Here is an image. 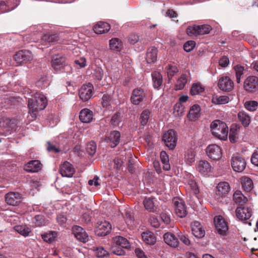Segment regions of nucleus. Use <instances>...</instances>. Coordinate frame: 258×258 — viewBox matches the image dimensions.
<instances>
[{"instance_id":"nucleus-48","label":"nucleus","mask_w":258,"mask_h":258,"mask_svg":"<svg viewBox=\"0 0 258 258\" xmlns=\"http://www.w3.org/2000/svg\"><path fill=\"white\" fill-rule=\"evenodd\" d=\"M229 98L227 96H216L213 97L212 102L216 104H223L227 103Z\"/></svg>"},{"instance_id":"nucleus-5","label":"nucleus","mask_w":258,"mask_h":258,"mask_svg":"<svg viewBox=\"0 0 258 258\" xmlns=\"http://www.w3.org/2000/svg\"><path fill=\"white\" fill-rule=\"evenodd\" d=\"M211 30V26L205 24L189 26L186 29V32L188 36H192L194 35L208 34Z\"/></svg>"},{"instance_id":"nucleus-11","label":"nucleus","mask_w":258,"mask_h":258,"mask_svg":"<svg viewBox=\"0 0 258 258\" xmlns=\"http://www.w3.org/2000/svg\"><path fill=\"white\" fill-rule=\"evenodd\" d=\"M243 88L250 93L256 91L258 88V78L254 76L248 77L244 82Z\"/></svg>"},{"instance_id":"nucleus-32","label":"nucleus","mask_w":258,"mask_h":258,"mask_svg":"<svg viewBox=\"0 0 258 258\" xmlns=\"http://www.w3.org/2000/svg\"><path fill=\"white\" fill-rule=\"evenodd\" d=\"M143 240L147 244L154 245L156 241V238L154 234L151 231L144 232L142 234Z\"/></svg>"},{"instance_id":"nucleus-63","label":"nucleus","mask_w":258,"mask_h":258,"mask_svg":"<svg viewBox=\"0 0 258 258\" xmlns=\"http://www.w3.org/2000/svg\"><path fill=\"white\" fill-rule=\"evenodd\" d=\"M149 221L151 225L155 228H158L160 226V223L155 216H150Z\"/></svg>"},{"instance_id":"nucleus-51","label":"nucleus","mask_w":258,"mask_h":258,"mask_svg":"<svg viewBox=\"0 0 258 258\" xmlns=\"http://www.w3.org/2000/svg\"><path fill=\"white\" fill-rule=\"evenodd\" d=\"M96 150V145L93 141H91L87 144L86 152L90 156H92L95 153Z\"/></svg>"},{"instance_id":"nucleus-58","label":"nucleus","mask_w":258,"mask_h":258,"mask_svg":"<svg viewBox=\"0 0 258 258\" xmlns=\"http://www.w3.org/2000/svg\"><path fill=\"white\" fill-rule=\"evenodd\" d=\"M72 233L77 240L81 241V227L74 225L72 228Z\"/></svg>"},{"instance_id":"nucleus-20","label":"nucleus","mask_w":258,"mask_h":258,"mask_svg":"<svg viewBox=\"0 0 258 258\" xmlns=\"http://www.w3.org/2000/svg\"><path fill=\"white\" fill-rule=\"evenodd\" d=\"M191 231L193 235L197 238H202L205 234L203 226L199 221H194L191 224Z\"/></svg>"},{"instance_id":"nucleus-64","label":"nucleus","mask_w":258,"mask_h":258,"mask_svg":"<svg viewBox=\"0 0 258 258\" xmlns=\"http://www.w3.org/2000/svg\"><path fill=\"white\" fill-rule=\"evenodd\" d=\"M178 237L180 241L185 245H189L190 244V241L189 238L181 232L178 234Z\"/></svg>"},{"instance_id":"nucleus-10","label":"nucleus","mask_w":258,"mask_h":258,"mask_svg":"<svg viewBox=\"0 0 258 258\" xmlns=\"http://www.w3.org/2000/svg\"><path fill=\"white\" fill-rule=\"evenodd\" d=\"M33 58L31 51L22 50L18 52L14 56L17 64L20 65L32 60Z\"/></svg>"},{"instance_id":"nucleus-57","label":"nucleus","mask_w":258,"mask_h":258,"mask_svg":"<svg viewBox=\"0 0 258 258\" xmlns=\"http://www.w3.org/2000/svg\"><path fill=\"white\" fill-rule=\"evenodd\" d=\"M56 221L58 224L63 228L66 227L67 218L64 214H60L57 216Z\"/></svg>"},{"instance_id":"nucleus-37","label":"nucleus","mask_w":258,"mask_h":258,"mask_svg":"<svg viewBox=\"0 0 258 258\" xmlns=\"http://www.w3.org/2000/svg\"><path fill=\"white\" fill-rule=\"evenodd\" d=\"M113 103L112 96L108 94H104L101 98V105L105 109H109Z\"/></svg>"},{"instance_id":"nucleus-54","label":"nucleus","mask_w":258,"mask_h":258,"mask_svg":"<svg viewBox=\"0 0 258 258\" xmlns=\"http://www.w3.org/2000/svg\"><path fill=\"white\" fill-rule=\"evenodd\" d=\"M258 106V102L256 101H248L244 103L246 109L250 111L256 110Z\"/></svg>"},{"instance_id":"nucleus-23","label":"nucleus","mask_w":258,"mask_h":258,"mask_svg":"<svg viewBox=\"0 0 258 258\" xmlns=\"http://www.w3.org/2000/svg\"><path fill=\"white\" fill-rule=\"evenodd\" d=\"M66 57L63 55L57 54L53 57L51 60V65L53 68L56 70H60L64 66Z\"/></svg>"},{"instance_id":"nucleus-7","label":"nucleus","mask_w":258,"mask_h":258,"mask_svg":"<svg viewBox=\"0 0 258 258\" xmlns=\"http://www.w3.org/2000/svg\"><path fill=\"white\" fill-rule=\"evenodd\" d=\"M162 140L166 146L170 149H173L175 147L177 142L175 132L172 130L168 131L163 135Z\"/></svg>"},{"instance_id":"nucleus-33","label":"nucleus","mask_w":258,"mask_h":258,"mask_svg":"<svg viewBox=\"0 0 258 258\" xmlns=\"http://www.w3.org/2000/svg\"><path fill=\"white\" fill-rule=\"evenodd\" d=\"M157 51V49L155 47H151L148 49L146 54V60L148 63H152L156 61Z\"/></svg>"},{"instance_id":"nucleus-18","label":"nucleus","mask_w":258,"mask_h":258,"mask_svg":"<svg viewBox=\"0 0 258 258\" xmlns=\"http://www.w3.org/2000/svg\"><path fill=\"white\" fill-rule=\"evenodd\" d=\"M21 200L22 195L19 192H10L5 196V201L10 205H17L21 202Z\"/></svg>"},{"instance_id":"nucleus-49","label":"nucleus","mask_w":258,"mask_h":258,"mask_svg":"<svg viewBox=\"0 0 258 258\" xmlns=\"http://www.w3.org/2000/svg\"><path fill=\"white\" fill-rule=\"evenodd\" d=\"M204 88L200 83H196L192 85L190 92L191 95H196L204 92Z\"/></svg>"},{"instance_id":"nucleus-24","label":"nucleus","mask_w":258,"mask_h":258,"mask_svg":"<svg viewBox=\"0 0 258 258\" xmlns=\"http://www.w3.org/2000/svg\"><path fill=\"white\" fill-rule=\"evenodd\" d=\"M110 25L104 22H99L93 26L94 32L97 34H102L108 32L110 29Z\"/></svg>"},{"instance_id":"nucleus-29","label":"nucleus","mask_w":258,"mask_h":258,"mask_svg":"<svg viewBox=\"0 0 258 258\" xmlns=\"http://www.w3.org/2000/svg\"><path fill=\"white\" fill-rule=\"evenodd\" d=\"M230 190V186L227 182H221L217 186L216 194L220 196H224L227 194Z\"/></svg>"},{"instance_id":"nucleus-4","label":"nucleus","mask_w":258,"mask_h":258,"mask_svg":"<svg viewBox=\"0 0 258 258\" xmlns=\"http://www.w3.org/2000/svg\"><path fill=\"white\" fill-rule=\"evenodd\" d=\"M253 213L252 205L247 204L244 206L238 207L235 210L236 218L240 221L245 222L250 219Z\"/></svg>"},{"instance_id":"nucleus-53","label":"nucleus","mask_w":258,"mask_h":258,"mask_svg":"<svg viewBox=\"0 0 258 258\" xmlns=\"http://www.w3.org/2000/svg\"><path fill=\"white\" fill-rule=\"evenodd\" d=\"M121 247L117 245L116 244H113L110 248L111 253L117 255H124L125 254V251Z\"/></svg>"},{"instance_id":"nucleus-14","label":"nucleus","mask_w":258,"mask_h":258,"mask_svg":"<svg viewBox=\"0 0 258 258\" xmlns=\"http://www.w3.org/2000/svg\"><path fill=\"white\" fill-rule=\"evenodd\" d=\"M233 86V82L229 77L225 76L220 78L218 82V87L221 90L229 92L232 90Z\"/></svg>"},{"instance_id":"nucleus-43","label":"nucleus","mask_w":258,"mask_h":258,"mask_svg":"<svg viewBox=\"0 0 258 258\" xmlns=\"http://www.w3.org/2000/svg\"><path fill=\"white\" fill-rule=\"evenodd\" d=\"M184 160L186 164L191 165L195 161V152L193 149H188L185 153Z\"/></svg>"},{"instance_id":"nucleus-44","label":"nucleus","mask_w":258,"mask_h":258,"mask_svg":"<svg viewBox=\"0 0 258 258\" xmlns=\"http://www.w3.org/2000/svg\"><path fill=\"white\" fill-rule=\"evenodd\" d=\"M109 45L111 49L119 51L122 48V44L119 39L115 38L110 40Z\"/></svg>"},{"instance_id":"nucleus-60","label":"nucleus","mask_w":258,"mask_h":258,"mask_svg":"<svg viewBox=\"0 0 258 258\" xmlns=\"http://www.w3.org/2000/svg\"><path fill=\"white\" fill-rule=\"evenodd\" d=\"M121 120L120 113L116 112L111 117L110 122L114 126L118 125Z\"/></svg>"},{"instance_id":"nucleus-45","label":"nucleus","mask_w":258,"mask_h":258,"mask_svg":"<svg viewBox=\"0 0 258 258\" xmlns=\"http://www.w3.org/2000/svg\"><path fill=\"white\" fill-rule=\"evenodd\" d=\"M33 222L36 227L45 226L47 223V221L45 220L44 216L41 215H36L33 218Z\"/></svg>"},{"instance_id":"nucleus-34","label":"nucleus","mask_w":258,"mask_h":258,"mask_svg":"<svg viewBox=\"0 0 258 258\" xmlns=\"http://www.w3.org/2000/svg\"><path fill=\"white\" fill-rule=\"evenodd\" d=\"M200 110V106L198 104H195L191 106L187 115L189 119L191 121L196 120L199 116Z\"/></svg>"},{"instance_id":"nucleus-40","label":"nucleus","mask_w":258,"mask_h":258,"mask_svg":"<svg viewBox=\"0 0 258 258\" xmlns=\"http://www.w3.org/2000/svg\"><path fill=\"white\" fill-rule=\"evenodd\" d=\"M58 233L54 231H49L48 232L41 234L43 240L48 243H51L57 236Z\"/></svg>"},{"instance_id":"nucleus-2","label":"nucleus","mask_w":258,"mask_h":258,"mask_svg":"<svg viewBox=\"0 0 258 258\" xmlns=\"http://www.w3.org/2000/svg\"><path fill=\"white\" fill-rule=\"evenodd\" d=\"M82 243L86 244L87 246H84L85 248L89 249H93L96 251V255L98 257H103L109 255L108 251L103 247H97L95 248L92 246L94 243V240L92 237L82 228Z\"/></svg>"},{"instance_id":"nucleus-17","label":"nucleus","mask_w":258,"mask_h":258,"mask_svg":"<svg viewBox=\"0 0 258 258\" xmlns=\"http://www.w3.org/2000/svg\"><path fill=\"white\" fill-rule=\"evenodd\" d=\"M157 202L155 198L146 197L143 201L145 209L150 212L157 213L158 211V206L156 205Z\"/></svg>"},{"instance_id":"nucleus-22","label":"nucleus","mask_w":258,"mask_h":258,"mask_svg":"<svg viewBox=\"0 0 258 258\" xmlns=\"http://www.w3.org/2000/svg\"><path fill=\"white\" fill-rule=\"evenodd\" d=\"M94 87L93 85L89 83L86 85L82 86V101H87L89 100L92 95Z\"/></svg>"},{"instance_id":"nucleus-1","label":"nucleus","mask_w":258,"mask_h":258,"mask_svg":"<svg viewBox=\"0 0 258 258\" xmlns=\"http://www.w3.org/2000/svg\"><path fill=\"white\" fill-rule=\"evenodd\" d=\"M47 104L46 97L41 93H36L34 98L28 100L29 113L33 118H35L38 111L45 109Z\"/></svg>"},{"instance_id":"nucleus-47","label":"nucleus","mask_w":258,"mask_h":258,"mask_svg":"<svg viewBox=\"0 0 258 258\" xmlns=\"http://www.w3.org/2000/svg\"><path fill=\"white\" fill-rule=\"evenodd\" d=\"M235 72L236 82L237 83H240L241 81V78L244 74L245 71L244 67L241 66L237 65L234 67Z\"/></svg>"},{"instance_id":"nucleus-35","label":"nucleus","mask_w":258,"mask_h":258,"mask_svg":"<svg viewBox=\"0 0 258 258\" xmlns=\"http://www.w3.org/2000/svg\"><path fill=\"white\" fill-rule=\"evenodd\" d=\"M241 183L242 188L245 191L249 192L253 187L252 180L247 176H242L241 178Z\"/></svg>"},{"instance_id":"nucleus-61","label":"nucleus","mask_w":258,"mask_h":258,"mask_svg":"<svg viewBox=\"0 0 258 258\" xmlns=\"http://www.w3.org/2000/svg\"><path fill=\"white\" fill-rule=\"evenodd\" d=\"M196 42L194 41H188L183 45L184 50L186 52H190L195 47Z\"/></svg>"},{"instance_id":"nucleus-27","label":"nucleus","mask_w":258,"mask_h":258,"mask_svg":"<svg viewBox=\"0 0 258 258\" xmlns=\"http://www.w3.org/2000/svg\"><path fill=\"white\" fill-rule=\"evenodd\" d=\"M211 167L210 163L204 160L199 161L197 166V170L203 175L206 176L211 171Z\"/></svg>"},{"instance_id":"nucleus-36","label":"nucleus","mask_w":258,"mask_h":258,"mask_svg":"<svg viewBox=\"0 0 258 258\" xmlns=\"http://www.w3.org/2000/svg\"><path fill=\"white\" fill-rule=\"evenodd\" d=\"M93 119V113L89 109H82V122L88 123Z\"/></svg>"},{"instance_id":"nucleus-12","label":"nucleus","mask_w":258,"mask_h":258,"mask_svg":"<svg viewBox=\"0 0 258 258\" xmlns=\"http://www.w3.org/2000/svg\"><path fill=\"white\" fill-rule=\"evenodd\" d=\"M206 152L209 157L214 160L220 159L222 155L221 148L216 144L209 145L206 149Z\"/></svg>"},{"instance_id":"nucleus-16","label":"nucleus","mask_w":258,"mask_h":258,"mask_svg":"<svg viewBox=\"0 0 258 258\" xmlns=\"http://www.w3.org/2000/svg\"><path fill=\"white\" fill-rule=\"evenodd\" d=\"M120 133L117 131L111 132L106 137L105 141L111 148H114L119 143Z\"/></svg>"},{"instance_id":"nucleus-42","label":"nucleus","mask_w":258,"mask_h":258,"mask_svg":"<svg viewBox=\"0 0 258 258\" xmlns=\"http://www.w3.org/2000/svg\"><path fill=\"white\" fill-rule=\"evenodd\" d=\"M125 222L128 227L131 228L134 224V217L131 210H125L124 213L122 214Z\"/></svg>"},{"instance_id":"nucleus-30","label":"nucleus","mask_w":258,"mask_h":258,"mask_svg":"<svg viewBox=\"0 0 258 258\" xmlns=\"http://www.w3.org/2000/svg\"><path fill=\"white\" fill-rule=\"evenodd\" d=\"M153 87L159 89L162 85L163 78L162 75L158 72L155 71L152 73Z\"/></svg>"},{"instance_id":"nucleus-31","label":"nucleus","mask_w":258,"mask_h":258,"mask_svg":"<svg viewBox=\"0 0 258 258\" xmlns=\"http://www.w3.org/2000/svg\"><path fill=\"white\" fill-rule=\"evenodd\" d=\"M58 40L57 34H45L41 38V42L44 45H49Z\"/></svg>"},{"instance_id":"nucleus-6","label":"nucleus","mask_w":258,"mask_h":258,"mask_svg":"<svg viewBox=\"0 0 258 258\" xmlns=\"http://www.w3.org/2000/svg\"><path fill=\"white\" fill-rule=\"evenodd\" d=\"M173 204L174 207V211L180 218H183L187 215L186 208L184 202L182 199L175 197L173 199Z\"/></svg>"},{"instance_id":"nucleus-39","label":"nucleus","mask_w":258,"mask_h":258,"mask_svg":"<svg viewBox=\"0 0 258 258\" xmlns=\"http://www.w3.org/2000/svg\"><path fill=\"white\" fill-rule=\"evenodd\" d=\"M14 229L20 234L24 237H27L29 235L31 232L30 228L26 225H16L14 227Z\"/></svg>"},{"instance_id":"nucleus-25","label":"nucleus","mask_w":258,"mask_h":258,"mask_svg":"<svg viewBox=\"0 0 258 258\" xmlns=\"http://www.w3.org/2000/svg\"><path fill=\"white\" fill-rule=\"evenodd\" d=\"M164 240L166 244L172 247H177L178 246L179 242L178 239L172 233L167 232L163 235Z\"/></svg>"},{"instance_id":"nucleus-28","label":"nucleus","mask_w":258,"mask_h":258,"mask_svg":"<svg viewBox=\"0 0 258 258\" xmlns=\"http://www.w3.org/2000/svg\"><path fill=\"white\" fill-rule=\"evenodd\" d=\"M114 244H116L123 248L128 249L131 245L128 241L125 238L121 236H116L112 238Z\"/></svg>"},{"instance_id":"nucleus-52","label":"nucleus","mask_w":258,"mask_h":258,"mask_svg":"<svg viewBox=\"0 0 258 258\" xmlns=\"http://www.w3.org/2000/svg\"><path fill=\"white\" fill-rule=\"evenodd\" d=\"M165 69L169 80L171 79L178 71V70L176 66L171 64H168L166 67Z\"/></svg>"},{"instance_id":"nucleus-55","label":"nucleus","mask_w":258,"mask_h":258,"mask_svg":"<svg viewBox=\"0 0 258 258\" xmlns=\"http://www.w3.org/2000/svg\"><path fill=\"white\" fill-rule=\"evenodd\" d=\"M151 112L148 109L144 110L141 114V124L143 125H146L149 120Z\"/></svg>"},{"instance_id":"nucleus-62","label":"nucleus","mask_w":258,"mask_h":258,"mask_svg":"<svg viewBox=\"0 0 258 258\" xmlns=\"http://www.w3.org/2000/svg\"><path fill=\"white\" fill-rule=\"evenodd\" d=\"M11 119L8 117H3L0 118V127L5 128L10 126Z\"/></svg>"},{"instance_id":"nucleus-38","label":"nucleus","mask_w":258,"mask_h":258,"mask_svg":"<svg viewBox=\"0 0 258 258\" xmlns=\"http://www.w3.org/2000/svg\"><path fill=\"white\" fill-rule=\"evenodd\" d=\"M238 118L239 121L245 127L248 126L250 122V116L244 111H240L238 113Z\"/></svg>"},{"instance_id":"nucleus-15","label":"nucleus","mask_w":258,"mask_h":258,"mask_svg":"<svg viewBox=\"0 0 258 258\" xmlns=\"http://www.w3.org/2000/svg\"><path fill=\"white\" fill-rule=\"evenodd\" d=\"M145 97L146 94L142 89L136 88L133 91L131 101L133 104L138 105L143 101Z\"/></svg>"},{"instance_id":"nucleus-8","label":"nucleus","mask_w":258,"mask_h":258,"mask_svg":"<svg viewBox=\"0 0 258 258\" xmlns=\"http://www.w3.org/2000/svg\"><path fill=\"white\" fill-rule=\"evenodd\" d=\"M231 166L233 169L237 172H242L246 167L245 159L239 155H233L231 160Z\"/></svg>"},{"instance_id":"nucleus-41","label":"nucleus","mask_w":258,"mask_h":258,"mask_svg":"<svg viewBox=\"0 0 258 258\" xmlns=\"http://www.w3.org/2000/svg\"><path fill=\"white\" fill-rule=\"evenodd\" d=\"M160 159L163 164V168L165 171L170 169V165L169 161V157L166 152L162 151L160 152Z\"/></svg>"},{"instance_id":"nucleus-19","label":"nucleus","mask_w":258,"mask_h":258,"mask_svg":"<svg viewBox=\"0 0 258 258\" xmlns=\"http://www.w3.org/2000/svg\"><path fill=\"white\" fill-rule=\"evenodd\" d=\"M75 172L74 168L71 164L66 161L62 164L59 168V173L64 177H72Z\"/></svg>"},{"instance_id":"nucleus-13","label":"nucleus","mask_w":258,"mask_h":258,"mask_svg":"<svg viewBox=\"0 0 258 258\" xmlns=\"http://www.w3.org/2000/svg\"><path fill=\"white\" fill-rule=\"evenodd\" d=\"M111 230V225L107 221H104L98 223L95 229V233L99 236H105L109 234Z\"/></svg>"},{"instance_id":"nucleus-56","label":"nucleus","mask_w":258,"mask_h":258,"mask_svg":"<svg viewBox=\"0 0 258 258\" xmlns=\"http://www.w3.org/2000/svg\"><path fill=\"white\" fill-rule=\"evenodd\" d=\"M92 214V212L90 210H87L86 212L83 213L82 215V224L83 223L88 224L91 222Z\"/></svg>"},{"instance_id":"nucleus-59","label":"nucleus","mask_w":258,"mask_h":258,"mask_svg":"<svg viewBox=\"0 0 258 258\" xmlns=\"http://www.w3.org/2000/svg\"><path fill=\"white\" fill-rule=\"evenodd\" d=\"M184 107L180 103H177L174 106V113L176 115L180 116L184 112Z\"/></svg>"},{"instance_id":"nucleus-9","label":"nucleus","mask_w":258,"mask_h":258,"mask_svg":"<svg viewBox=\"0 0 258 258\" xmlns=\"http://www.w3.org/2000/svg\"><path fill=\"white\" fill-rule=\"evenodd\" d=\"M216 230L219 234L225 236L228 229L227 223L221 216H216L214 219Z\"/></svg>"},{"instance_id":"nucleus-26","label":"nucleus","mask_w":258,"mask_h":258,"mask_svg":"<svg viewBox=\"0 0 258 258\" xmlns=\"http://www.w3.org/2000/svg\"><path fill=\"white\" fill-rule=\"evenodd\" d=\"M233 200L236 204L238 205V207L244 206L248 203L247 198L244 196L240 190H236L233 195Z\"/></svg>"},{"instance_id":"nucleus-50","label":"nucleus","mask_w":258,"mask_h":258,"mask_svg":"<svg viewBox=\"0 0 258 258\" xmlns=\"http://www.w3.org/2000/svg\"><path fill=\"white\" fill-rule=\"evenodd\" d=\"M188 184L194 194V196L199 201L198 195L200 191L197 183L194 180H190L188 181Z\"/></svg>"},{"instance_id":"nucleus-3","label":"nucleus","mask_w":258,"mask_h":258,"mask_svg":"<svg viewBox=\"0 0 258 258\" xmlns=\"http://www.w3.org/2000/svg\"><path fill=\"white\" fill-rule=\"evenodd\" d=\"M212 134L221 140H226L228 134V127L227 124L220 120H215L211 124Z\"/></svg>"},{"instance_id":"nucleus-46","label":"nucleus","mask_w":258,"mask_h":258,"mask_svg":"<svg viewBox=\"0 0 258 258\" xmlns=\"http://www.w3.org/2000/svg\"><path fill=\"white\" fill-rule=\"evenodd\" d=\"M187 83V79L185 75H182L181 77L177 80L176 84L175 86L176 90H180L183 89Z\"/></svg>"},{"instance_id":"nucleus-21","label":"nucleus","mask_w":258,"mask_h":258,"mask_svg":"<svg viewBox=\"0 0 258 258\" xmlns=\"http://www.w3.org/2000/svg\"><path fill=\"white\" fill-rule=\"evenodd\" d=\"M42 166L39 160H32L25 164L24 169L28 172H37L41 169Z\"/></svg>"}]
</instances>
